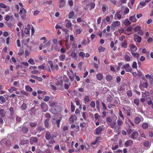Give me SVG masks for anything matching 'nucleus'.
<instances>
[{
    "instance_id": "28",
    "label": "nucleus",
    "mask_w": 153,
    "mask_h": 153,
    "mask_svg": "<svg viewBox=\"0 0 153 153\" xmlns=\"http://www.w3.org/2000/svg\"><path fill=\"white\" fill-rule=\"evenodd\" d=\"M105 48L102 46H100L98 48V50L99 53L104 52L105 50Z\"/></svg>"
},
{
    "instance_id": "9",
    "label": "nucleus",
    "mask_w": 153,
    "mask_h": 153,
    "mask_svg": "<svg viewBox=\"0 0 153 153\" xmlns=\"http://www.w3.org/2000/svg\"><path fill=\"white\" fill-rule=\"evenodd\" d=\"M1 144L2 145L4 143L7 146H9L10 143L9 140H7L6 139H4L1 140L0 142Z\"/></svg>"
},
{
    "instance_id": "54",
    "label": "nucleus",
    "mask_w": 153,
    "mask_h": 153,
    "mask_svg": "<svg viewBox=\"0 0 153 153\" xmlns=\"http://www.w3.org/2000/svg\"><path fill=\"white\" fill-rule=\"evenodd\" d=\"M119 115L120 117L122 118L123 120H124V117L122 113V112L120 110L119 111Z\"/></svg>"
},
{
    "instance_id": "24",
    "label": "nucleus",
    "mask_w": 153,
    "mask_h": 153,
    "mask_svg": "<svg viewBox=\"0 0 153 153\" xmlns=\"http://www.w3.org/2000/svg\"><path fill=\"white\" fill-rule=\"evenodd\" d=\"M74 13L73 11L70 12L68 15V18L69 19H74Z\"/></svg>"
},
{
    "instance_id": "25",
    "label": "nucleus",
    "mask_w": 153,
    "mask_h": 153,
    "mask_svg": "<svg viewBox=\"0 0 153 153\" xmlns=\"http://www.w3.org/2000/svg\"><path fill=\"white\" fill-rule=\"evenodd\" d=\"M71 56L73 59L76 60L77 59V55L75 51H73L71 52Z\"/></svg>"
},
{
    "instance_id": "4",
    "label": "nucleus",
    "mask_w": 153,
    "mask_h": 153,
    "mask_svg": "<svg viewBox=\"0 0 153 153\" xmlns=\"http://www.w3.org/2000/svg\"><path fill=\"white\" fill-rule=\"evenodd\" d=\"M120 25V21H117L112 22L111 25V27L112 29L115 28L116 27L119 26Z\"/></svg>"
},
{
    "instance_id": "42",
    "label": "nucleus",
    "mask_w": 153,
    "mask_h": 153,
    "mask_svg": "<svg viewBox=\"0 0 153 153\" xmlns=\"http://www.w3.org/2000/svg\"><path fill=\"white\" fill-rule=\"evenodd\" d=\"M71 112H73L75 109V106L74 105L73 103L72 102H71Z\"/></svg>"
},
{
    "instance_id": "19",
    "label": "nucleus",
    "mask_w": 153,
    "mask_h": 153,
    "mask_svg": "<svg viewBox=\"0 0 153 153\" xmlns=\"http://www.w3.org/2000/svg\"><path fill=\"white\" fill-rule=\"evenodd\" d=\"M133 144V141L131 140H128L125 143V145L126 146H131Z\"/></svg>"
},
{
    "instance_id": "6",
    "label": "nucleus",
    "mask_w": 153,
    "mask_h": 153,
    "mask_svg": "<svg viewBox=\"0 0 153 153\" xmlns=\"http://www.w3.org/2000/svg\"><path fill=\"white\" fill-rule=\"evenodd\" d=\"M40 105L43 112H45L48 110V106L45 103H41Z\"/></svg>"
},
{
    "instance_id": "46",
    "label": "nucleus",
    "mask_w": 153,
    "mask_h": 153,
    "mask_svg": "<svg viewBox=\"0 0 153 153\" xmlns=\"http://www.w3.org/2000/svg\"><path fill=\"white\" fill-rule=\"evenodd\" d=\"M49 120L48 119H46L45 121V126L46 128H48V122Z\"/></svg>"
},
{
    "instance_id": "58",
    "label": "nucleus",
    "mask_w": 153,
    "mask_h": 153,
    "mask_svg": "<svg viewBox=\"0 0 153 153\" xmlns=\"http://www.w3.org/2000/svg\"><path fill=\"white\" fill-rule=\"evenodd\" d=\"M68 3L70 6L72 7L73 6L74 3L72 0H69L68 2Z\"/></svg>"
},
{
    "instance_id": "20",
    "label": "nucleus",
    "mask_w": 153,
    "mask_h": 153,
    "mask_svg": "<svg viewBox=\"0 0 153 153\" xmlns=\"http://www.w3.org/2000/svg\"><path fill=\"white\" fill-rule=\"evenodd\" d=\"M77 27L79 28V29H76V34H80L81 32V30L80 29L81 28V27L79 26H78L77 25H76L74 26V28L75 29Z\"/></svg>"
},
{
    "instance_id": "56",
    "label": "nucleus",
    "mask_w": 153,
    "mask_h": 153,
    "mask_svg": "<svg viewBox=\"0 0 153 153\" xmlns=\"http://www.w3.org/2000/svg\"><path fill=\"white\" fill-rule=\"evenodd\" d=\"M79 55L80 56L84 58L85 56V54L84 53L81 51L79 53Z\"/></svg>"
},
{
    "instance_id": "57",
    "label": "nucleus",
    "mask_w": 153,
    "mask_h": 153,
    "mask_svg": "<svg viewBox=\"0 0 153 153\" xmlns=\"http://www.w3.org/2000/svg\"><path fill=\"white\" fill-rule=\"evenodd\" d=\"M44 130H45V128L42 126H39L37 127V130L38 131L41 132Z\"/></svg>"
},
{
    "instance_id": "50",
    "label": "nucleus",
    "mask_w": 153,
    "mask_h": 153,
    "mask_svg": "<svg viewBox=\"0 0 153 153\" xmlns=\"http://www.w3.org/2000/svg\"><path fill=\"white\" fill-rule=\"evenodd\" d=\"M88 116L86 112H84L82 114V117L84 119L86 120Z\"/></svg>"
},
{
    "instance_id": "30",
    "label": "nucleus",
    "mask_w": 153,
    "mask_h": 153,
    "mask_svg": "<svg viewBox=\"0 0 153 153\" xmlns=\"http://www.w3.org/2000/svg\"><path fill=\"white\" fill-rule=\"evenodd\" d=\"M0 115L2 117H5V112L4 109H1L0 110Z\"/></svg>"
},
{
    "instance_id": "3",
    "label": "nucleus",
    "mask_w": 153,
    "mask_h": 153,
    "mask_svg": "<svg viewBox=\"0 0 153 153\" xmlns=\"http://www.w3.org/2000/svg\"><path fill=\"white\" fill-rule=\"evenodd\" d=\"M26 12V11L22 7L21 8L19 14H20V16L22 19H24L26 17L25 14Z\"/></svg>"
},
{
    "instance_id": "35",
    "label": "nucleus",
    "mask_w": 153,
    "mask_h": 153,
    "mask_svg": "<svg viewBox=\"0 0 153 153\" xmlns=\"http://www.w3.org/2000/svg\"><path fill=\"white\" fill-rule=\"evenodd\" d=\"M102 75L100 73H98L97 75V78L99 80H101L102 79Z\"/></svg>"
},
{
    "instance_id": "14",
    "label": "nucleus",
    "mask_w": 153,
    "mask_h": 153,
    "mask_svg": "<svg viewBox=\"0 0 153 153\" xmlns=\"http://www.w3.org/2000/svg\"><path fill=\"white\" fill-rule=\"evenodd\" d=\"M138 135V132L137 131H135L130 136V138L133 140H134L136 139Z\"/></svg>"
},
{
    "instance_id": "55",
    "label": "nucleus",
    "mask_w": 153,
    "mask_h": 153,
    "mask_svg": "<svg viewBox=\"0 0 153 153\" xmlns=\"http://www.w3.org/2000/svg\"><path fill=\"white\" fill-rule=\"evenodd\" d=\"M127 96L129 97H131L132 96V93L131 91L128 90L127 92Z\"/></svg>"
},
{
    "instance_id": "16",
    "label": "nucleus",
    "mask_w": 153,
    "mask_h": 153,
    "mask_svg": "<svg viewBox=\"0 0 153 153\" xmlns=\"http://www.w3.org/2000/svg\"><path fill=\"white\" fill-rule=\"evenodd\" d=\"M65 22H67L65 24V27L67 28H70L72 25V23L70 20L68 19H66L65 20Z\"/></svg>"
},
{
    "instance_id": "26",
    "label": "nucleus",
    "mask_w": 153,
    "mask_h": 153,
    "mask_svg": "<svg viewBox=\"0 0 153 153\" xmlns=\"http://www.w3.org/2000/svg\"><path fill=\"white\" fill-rule=\"evenodd\" d=\"M120 126L118 125L115 126L113 128H113L114 130V132L116 133H118L119 132V130L120 129Z\"/></svg>"
},
{
    "instance_id": "15",
    "label": "nucleus",
    "mask_w": 153,
    "mask_h": 153,
    "mask_svg": "<svg viewBox=\"0 0 153 153\" xmlns=\"http://www.w3.org/2000/svg\"><path fill=\"white\" fill-rule=\"evenodd\" d=\"M102 126H100L95 129L96 132L95 134H99L102 131Z\"/></svg>"
},
{
    "instance_id": "31",
    "label": "nucleus",
    "mask_w": 153,
    "mask_h": 153,
    "mask_svg": "<svg viewBox=\"0 0 153 153\" xmlns=\"http://www.w3.org/2000/svg\"><path fill=\"white\" fill-rule=\"evenodd\" d=\"M65 58V55L64 54H61L59 56V59L60 61H63Z\"/></svg>"
},
{
    "instance_id": "45",
    "label": "nucleus",
    "mask_w": 153,
    "mask_h": 153,
    "mask_svg": "<svg viewBox=\"0 0 153 153\" xmlns=\"http://www.w3.org/2000/svg\"><path fill=\"white\" fill-rule=\"evenodd\" d=\"M75 101L76 105H79L80 104L79 99L77 97H76L75 98Z\"/></svg>"
},
{
    "instance_id": "34",
    "label": "nucleus",
    "mask_w": 153,
    "mask_h": 153,
    "mask_svg": "<svg viewBox=\"0 0 153 153\" xmlns=\"http://www.w3.org/2000/svg\"><path fill=\"white\" fill-rule=\"evenodd\" d=\"M25 90L29 92H31L32 91V89L30 86L28 85H26L25 86Z\"/></svg>"
},
{
    "instance_id": "33",
    "label": "nucleus",
    "mask_w": 153,
    "mask_h": 153,
    "mask_svg": "<svg viewBox=\"0 0 153 153\" xmlns=\"http://www.w3.org/2000/svg\"><path fill=\"white\" fill-rule=\"evenodd\" d=\"M30 41V39L29 38L25 39H23L22 40V42L25 45H27V42Z\"/></svg>"
},
{
    "instance_id": "2",
    "label": "nucleus",
    "mask_w": 153,
    "mask_h": 153,
    "mask_svg": "<svg viewBox=\"0 0 153 153\" xmlns=\"http://www.w3.org/2000/svg\"><path fill=\"white\" fill-rule=\"evenodd\" d=\"M122 69H125L126 71L127 72H130L132 70V68L130 67V65L129 63H126L123 65L122 68Z\"/></svg>"
},
{
    "instance_id": "40",
    "label": "nucleus",
    "mask_w": 153,
    "mask_h": 153,
    "mask_svg": "<svg viewBox=\"0 0 153 153\" xmlns=\"http://www.w3.org/2000/svg\"><path fill=\"white\" fill-rule=\"evenodd\" d=\"M13 85L17 87H20V85L19 81L14 82Z\"/></svg>"
},
{
    "instance_id": "61",
    "label": "nucleus",
    "mask_w": 153,
    "mask_h": 153,
    "mask_svg": "<svg viewBox=\"0 0 153 153\" xmlns=\"http://www.w3.org/2000/svg\"><path fill=\"white\" fill-rule=\"evenodd\" d=\"M132 67L133 68H137V63L136 62H134L132 65Z\"/></svg>"
},
{
    "instance_id": "10",
    "label": "nucleus",
    "mask_w": 153,
    "mask_h": 153,
    "mask_svg": "<svg viewBox=\"0 0 153 153\" xmlns=\"http://www.w3.org/2000/svg\"><path fill=\"white\" fill-rule=\"evenodd\" d=\"M148 83L145 82L143 83H141L140 85L139 88L142 90H144V88H147L148 86Z\"/></svg>"
},
{
    "instance_id": "44",
    "label": "nucleus",
    "mask_w": 153,
    "mask_h": 153,
    "mask_svg": "<svg viewBox=\"0 0 153 153\" xmlns=\"http://www.w3.org/2000/svg\"><path fill=\"white\" fill-rule=\"evenodd\" d=\"M117 123L119 126L122 125L123 124V122L121 119L119 118L118 120L117 121Z\"/></svg>"
},
{
    "instance_id": "60",
    "label": "nucleus",
    "mask_w": 153,
    "mask_h": 153,
    "mask_svg": "<svg viewBox=\"0 0 153 153\" xmlns=\"http://www.w3.org/2000/svg\"><path fill=\"white\" fill-rule=\"evenodd\" d=\"M7 6L3 3H0V8H6Z\"/></svg>"
},
{
    "instance_id": "1",
    "label": "nucleus",
    "mask_w": 153,
    "mask_h": 153,
    "mask_svg": "<svg viewBox=\"0 0 153 153\" xmlns=\"http://www.w3.org/2000/svg\"><path fill=\"white\" fill-rule=\"evenodd\" d=\"M117 119V117L115 115H113L112 118L110 117H107L106 121L107 123L109 125L111 128H113L115 126Z\"/></svg>"
},
{
    "instance_id": "47",
    "label": "nucleus",
    "mask_w": 153,
    "mask_h": 153,
    "mask_svg": "<svg viewBox=\"0 0 153 153\" xmlns=\"http://www.w3.org/2000/svg\"><path fill=\"white\" fill-rule=\"evenodd\" d=\"M112 79V77L109 75H108L106 76V79L107 81H111Z\"/></svg>"
},
{
    "instance_id": "59",
    "label": "nucleus",
    "mask_w": 153,
    "mask_h": 153,
    "mask_svg": "<svg viewBox=\"0 0 153 153\" xmlns=\"http://www.w3.org/2000/svg\"><path fill=\"white\" fill-rule=\"evenodd\" d=\"M141 29L140 27L139 26H137L134 28V30L135 32H138Z\"/></svg>"
},
{
    "instance_id": "21",
    "label": "nucleus",
    "mask_w": 153,
    "mask_h": 153,
    "mask_svg": "<svg viewBox=\"0 0 153 153\" xmlns=\"http://www.w3.org/2000/svg\"><path fill=\"white\" fill-rule=\"evenodd\" d=\"M61 120H62L61 118L60 119H58V120H55V119H53V120L52 121V123L54 125L55 124V122H54V120H55L56 122V124H57V126L58 127H60L59 124H60V122Z\"/></svg>"
},
{
    "instance_id": "64",
    "label": "nucleus",
    "mask_w": 153,
    "mask_h": 153,
    "mask_svg": "<svg viewBox=\"0 0 153 153\" xmlns=\"http://www.w3.org/2000/svg\"><path fill=\"white\" fill-rule=\"evenodd\" d=\"M57 132H54L52 134L53 140V139L54 138L56 137L57 136Z\"/></svg>"
},
{
    "instance_id": "22",
    "label": "nucleus",
    "mask_w": 153,
    "mask_h": 153,
    "mask_svg": "<svg viewBox=\"0 0 153 153\" xmlns=\"http://www.w3.org/2000/svg\"><path fill=\"white\" fill-rule=\"evenodd\" d=\"M130 49L131 52L136 51H137V48L136 46L133 44H130Z\"/></svg>"
},
{
    "instance_id": "7",
    "label": "nucleus",
    "mask_w": 153,
    "mask_h": 153,
    "mask_svg": "<svg viewBox=\"0 0 153 153\" xmlns=\"http://www.w3.org/2000/svg\"><path fill=\"white\" fill-rule=\"evenodd\" d=\"M45 138L48 141H50L51 140H53L52 135L51 133L49 131H47L46 133Z\"/></svg>"
},
{
    "instance_id": "37",
    "label": "nucleus",
    "mask_w": 153,
    "mask_h": 153,
    "mask_svg": "<svg viewBox=\"0 0 153 153\" xmlns=\"http://www.w3.org/2000/svg\"><path fill=\"white\" fill-rule=\"evenodd\" d=\"M27 108V105L26 104L23 103L21 107V110L22 111L25 110Z\"/></svg>"
},
{
    "instance_id": "11",
    "label": "nucleus",
    "mask_w": 153,
    "mask_h": 153,
    "mask_svg": "<svg viewBox=\"0 0 153 153\" xmlns=\"http://www.w3.org/2000/svg\"><path fill=\"white\" fill-rule=\"evenodd\" d=\"M77 117L76 116L73 115H71L69 119V123L71 124L74 122L75 120H76Z\"/></svg>"
},
{
    "instance_id": "62",
    "label": "nucleus",
    "mask_w": 153,
    "mask_h": 153,
    "mask_svg": "<svg viewBox=\"0 0 153 153\" xmlns=\"http://www.w3.org/2000/svg\"><path fill=\"white\" fill-rule=\"evenodd\" d=\"M96 107L97 109H100V102L99 101L97 100L96 101Z\"/></svg>"
},
{
    "instance_id": "52",
    "label": "nucleus",
    "mask_w": 153,
    "mask_h": 153,
    "mask_svg": "<svg viewBox=\"0 0 153 153\" xmlns=\"http://www.w3.org/2000/svg\"><path fill=\"white\" fill-rule=\"evenodd\" d=\"M134 103L137 105L139 104V100L138 99H136L134 100Z\"/></svg>"
},
{
    "instance_id": "39",
    "label": "nucleus",
    "mask_w": 153,
    "mask_h": 153,
    "mask_svg": "<svg viewBox=\"0 0 153 153\" xmlns=\"http://www.w3.org/2000/svg\"><path fill=\"white\" fill-rule=\"evenodd\" d=\"M0 100L1 102H0L1 104H2L3 103L5 102H6L5 98L3 96H1L0 97Z\"/></svg>"
},
{
    "instance_id": "17",
    "label": "nucleus",
    "mask_w": 153,
    "mask_h": 153,
    "mask_svg": "<svg viewBox=\"0 0 153 153\" xmlns=\"http://www.w3.org/2000/svg\"><path fill=\"white\" fill-rule=\"evenodd\" d=\"M30 143L32 144L36 143L38 141V139L36 137H32L30 139Z\"/></svg>"
},
{
    "instance_id": "38",
    "label": "nucleus",
    "mask_w": 153,
    "mask_h": 153,
    "mask_svg": "<svg viewBox=\"0 0 153 153\" xmlns=\"http://www.w3.org/2000/svg\"><path fill=\"white\" fill-rule=\"evenodd\" d=\"M131 53L133 56L137 58L139 56V54L138 53H134L133 52H131Z\"/></svg>"
},
{
    "instance_id": "63",
    "label": "nucleus",
    "mask_w": 153,
    "mask_h": 153,
    "mask_svg": "<svg viewBox=\"0 0 153 153\" xmlns=\"http://www.w3.org/2000/svg\"><path fill=\"white\" fill-rule=\"evenodd\" d=\"M129 9L127 7H126L125 9V10L124 13L125 14H126L129 13Z\"/></svg>"
},
{
    "instance_id": "12",
    "label": "nucleus",
    "mask_w": 153,
    "mask_h": 153,
    "mask_svg": "<svg viewBox=\"0 0 153 153\" xmlns=\"http://www.w3.org/2000/svg\"><path fill=\"white\" fill-rule=\"evenodd\" d=\"M120 11L117 12L115 14L114 19H116L120 20L122 18V15L120 14Z\"/></svg>"
},
{
    "instance_id": "32",
    "label": "nucleus",
    "mask_w": 153,
    "mask_h": 153,
    "mask_svg": "<svg viewBox=\"0 0 153 153\" xmlns=\"http://www.w3.org/2000/svg\"><path fill=\"white\" fill-rule=\"evenodd\" d=\"M17 90V88L14 87L12 86L8 89L10 93H12L13 91H16Z\"/></svg>"
},
{
    "instance_id": "23",
    "label": "nucleus",
    "mask_w": 153,
    "mask_h": 153,
    "mask_svg": "<svg viewBox=\"0 0 153 153\" xmlns=\"http://www.w3.org/2000/svg\"><path fill=\"white\" fill-rule=\"evenodd\" d=\"M134 40L136 42H138V43H140L141 40V37L138 36L137 35L134 36Z\"/></svg>"
},
{
    "instance_id": "51",
    "label": "nucleus",
    "mask_w": 153,
    "mask_h": 153,
    "mask_svg": "<svg viewBox=\"0 0 153 153\" xmlns=\"http://www.w3.org/2000/svg\"><path fill=\"white\" fill-rule=\"evenodd\" d=\"M59 7L60 8H62L64 7L65 4V2H59Z\"/></svg>"
},
{
    "instance_id": "36",
    "label": "nucleus",
    "mask_w": 153,
    "mask_h": 153,
    "mask_svg": "<svg viewBox=\"0 0 153 153\" xmlns=\"http://www.w3.org/2000/svg\"><path fill=\"white\" fill-rule=\"evenodd\" d=\"M124 24L125 26H127L130 25L131 23L128 19H126L124 21Z\"/></svg>"
},
{
    "instance_id": "5",
    "label": "nucleus",
    "mask_w": 153,
    "mask_h": 153,
    "mask_svg": "<svg viewBox=\"0 0 153 153\" xmlns=\"http://www.w3.org/2000/svg\"><path fill=\"white\" fill-rule=\"evenodd\" d=\"M140 117H136L135 118L134 121L135 123L137 124H139L141 121H142L143 120V119L140 115Z\"/></svg>"
},
{
    "instance_id": "43",
    "label": "nucleus",
    "mask_w": 153,
    "mask_h": 153,
    "mask_svg": "<svg viewBox=\"0 0 153 153\" xmlns=\"http://www.w3.org/2000/svg\"><path fill=\"white\" fill-rule=\"evenodd\" d=\"M37 125V122H31L30 123V126L31 127H33L36 126Z\"/></svg>"
},
{
    "instance_id": "29",
    "label": "nucleus",
    "mask_w": 153,
    "mask_h": 153,
    "mask_svg": "<svg viewBox=\"0 0 153 153\" xmlns=\"http://www.w3.org/2000/svg\"><path fill=\"white\" fill-rule=\"evenodd\" d=\"M129 20L132 22H135L137 20L135 18V15L132 16L129 18Z\"/></svg>"
},
{
    "instance_id": "48",
    "label": "nucleus",
    "mask_w": 153,
    "mask_h": 153,
    "mask_svg": "<svg viewBox=\"0 0 153 153\" xmlns=\"http://www.w3.org/2000/svg\"><path fill=\"white\" fill-rule=\"evenodd\" d=\"M28 128L27 127H24L22 128V130L24 133H27L28 131Z\"/></svg>"
},
{
    "instance_id": "8",
    "label": "nucleus",
    "mask_w": 153,
    "mask_h": 153,
    "mask_svg": "<svg viewBox=\"0 0 153 153\" xmlns=\"http://www.w3.org/2000/svg\"><path fill=\"white\" fill-rule=\"evenodd\" d=\"M129 55H130V53L128 51L125 52L124 58L125 60L127 62H129L131 60V58L129 56Z\"/></svg>"
},
{
    "instance_id": "18",
    "label": "nucleus",
    "mask_w": 153,
    "mask_h": 153,
    "mask_svg": "<svg viewBox=\"0 0 153 153\" xmlns=\"http://www.w3.org/2000/svg\"><path fill=\"white\" fill-rule=\"evenodd\" d=\"M91 100V98L89 96H85L84 98V102L86 104L87 103L89 102Z\"/></svg>"
},
{
    "instance_id": "27",
    "label": "nucleus",
    "mask_w": 153,
    "mask_h": 153,
    "mask_svg": "<svg viewBox=\"0 0 153 153\" xmlns=\"http://www.w3.org/2000/svg\"><path fill=\"white\" fill-rule=\"evenodd\" d=\"M149 124L147 123H143L142 124V127L144 129H147L149 127Z\"/></svg>"
},
{
    "instance_id": "53",
    "label": "nucleus",
    "mask_w": 153,
    "mask_h": 153,
    "mask_svg": "<svg viewBox=\"0 0 153 153\" xmlns=\"http://www.w3.org/2000/svg\"><path fill=\"white\" fill-rule=\"evenodd\" d=\"M50 86L52 89L55 91L56 90V87L54 85H53V83L52 82H50Z\"/></svg>"
},
{
    "instance_id": "41",
    "label": "nucleus",
    "mask_w": 153,
    "mask_h": 153,
    "mask_svg": "<svg viewBox=\"0 0 153 153\" xmlns=\"http://www.w3.org/2000/svg\"><path fill=\"white\" fill-rule=\"evenodd\" d=\"M28 62L31 65H34L35 64V62L34 60L32 58L30 59L28 61Z\"/></svg>"
},
{
    "instance_id": "13",
    "label": "nucleus",
    "mask_w": 153,
    "mask_h": 153,
    "mask_svg": "<svg viewBox=\"0 0 153 153\" xmlns=\"http://www.w3.org/2000/svg\"><path fill=\"white\" fill-rule=\"evenodd\" d=\"M146 5V2L144 1H141L139 4L137 9H141L145 6Z\"/></svg>"
},
{
    "instance_id": "49",
    "label": "nucleus",
    "mask_w": 153,
    "mask_h": 153,
    "mask_svg": "<svg viewBox=\"0 0 153 153\" xmlns=\"http://www.w3.org/2000/svg\"><path fill=\"white\" fill-rule=\"evenodd\" d=\"M144 145L146 147H148L150 145V143L149 141H147L144 143Z\"/></svg>"
}]
</instances>
